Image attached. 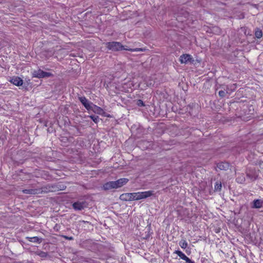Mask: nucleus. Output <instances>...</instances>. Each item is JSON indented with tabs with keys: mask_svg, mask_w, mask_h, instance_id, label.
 Listing matches in <instances>:
<instances>
[{
	"mask_svg": "<svg viewBox=\"0 0 263 263\" xmlns=\"http://www.w3.org/2000/svg\"><path fill=\"white\" fill-rule=\"evenodd\" d=\"M104 190H109L114 189H117L115 181H109L105 183L103 186Z\"/></svg>",
	"mask_w": 263,
	"mask_h": 263,
	"instance_id": "6e6552de",
	"label": "nucleus"
},
{
	"mask_svg": "<svg viewBox=\"0 0 263 263\" xmlns=\"http://www.w3.org/2000/svg\"><path fill=\"white\" fill-rule=\"evenodd\" d=\"M154 194V191H153L133 193V201L145 199L153 196Z\"/></svg>",
	"mask_w": 263,
	"mask_h": 263,
	"instance_id": "f03ea898",
	"label": "nucleus"
},
{
	"mask_svg": "<svg viewBox=\"0 0 263 263\" xmlns=\"http://www.w3.org/2000/svg\"><path fill=\"white\" fill-rule=\"evenodd\" d=\"M254 34H248L247 39L248 40H250L251 38V37H252V38H254L255 37H254Z\"/></svg>",
	"mask_w": 263,
	"mask_h": 263,
	"instance_id": "a878e982",
	"label": "nucleus"
},
{
	"mask_svg": "<svg viewBox=\"0 0 263 263\" xmlns=\"http://www.w3.org/2000/svg\"><path fill=\"white\" fill-rule=\"evenodd\" d=\"M64 51V50H63V49L61 50V52H62V51Z\"/></svg>",
	"mask_w": 263,
	"mask_h": 263,
	"instance_id": "c756f323",
	"label": "nucleus"
},
{
	"mask_svg": "<svg viewBox=\"0 0 263 263\" xmlns=\"http://www.w3.org/2000/svg\"><path fill=\"white\" fill-rule=\"evenodd\" d=\"M23 192L24 194H28L30 195H36L40 194V190L39 189H37V188L36 189H28L23 190Z\"/></svg>",
	"mask_w": 263,
	"mask_h": 263,
	"instance_id": "f8f14e48",
	"label": "nucleus"
},
{
	"mask_svg": "<svg viewBox=\"0 0 263 263\" xmlns=\"http://www.w3.org/2000/svg\"><path fill=\"white\" fill-rule=\"evenodd\" d=\"M107 47L109 50H111L112 51H117L121 50H125L130 51H145V49L142 48H137L135 49L128 48L127 46H123L121 45L120 42H109L107 44Z\"/></svg>",
	"mask_w": 263,
	"mask_h": 263,
	"instance_id": "f257e3e1",
	"label": "nucleus"
},
{
	"mask_svg": "<svg viewBox=\"0 0 263 263\" xmlns=\"http://www.w3.org/2000/svg\"><path fill=\"white\" fill-rule=\"evenodd\" d=\"M262 204V201L261 200L257 199L253 202V208H260Z\"/></svg>",
	"mask_w": 263,
	"mask_h": 263,
	"instance_id": "dca6fc26",
	"label": "nucleus"
},
{
	"mask_svg": "<svg viewBox=\"0 0 263 263\" xmlns=\"http://www.w3.org/2000/svg\"><path fill=\"white\" fill-rule=\"evenodd\" d=\"M139 101L140 103H141V104H142V105H143V102H142V101H141V100H139Z\"/></svg>",
	"mask_w": 263,
	"mask_h": 263,
	"instance_id": "cd10ccee",
	"label": "nucleus"
},
{
	"mask_svg": "<svg viewBox=\"0 0 263 263\" xmlns=\"http://www.w3.org/2000/svg\"><path fill=\"white\" fill-rule=\"evenodd\" d=\"M62 237H64V238H65L67 240H72L73 239V237H71H71H68V236H67L63 235Z\"/></svg>",
	"mask_w": 263,
	"mask_h": 263,
	"instance_id": "b1692460",
	"label": "nucleus"
},
{
	"mask_svg": "<svg viewBox=\"0 0 263 263\" xmlns=\"http://www.w3.org/2000/svg\"><path fill=\"white\" fill-rule=\"evenodd\" d=\"M90 108L89 110H92L95 113L101 115L103 112V110L101 107L93 104V103Z\"/></svg>",
	"mask_w": 263,
	"mask_h": 263,
	"instance_id": "ddd939ff",
	"label": "nucleus"
},
{
	"mask_svg": "<svg viewBox=\"0 0 263 263\" xmlns=\"http://www.w3.org/2000/svg\"><path fill=\"white\" fill-rule=\"evenodd\" d=\"M32 75L33 77L37 78H48L53 76L51 73L45 72L41 69L34 70Z\"/></svg>",
	"mask_w": 263,
	"mask_h": 263,
	"instance_id": "20e7f679",
	"label": "nucleus"
},
{
	"mask_svg": "<svg viewBox=\"0 0 263 263\" xmlns=\"http://www.w3.org/2000/svg\"><path fill=\"white\" fill-rule=\"evenodd\" d=\"M222 185L220 182H216L215 185V190L216 191H220L221 189Z\"/></svg>",
	"mask_w": 263,
	"mask_h": 263,
	"instance_id": "6ab92c4d",
	"label": "nucleus"
},
{
	"mask_svg": "<svg viewBox=\"0 0 263 263\" xmlns=\"http://www.w3.org/2000/svg\"><path fill=\"white\" fill-rule=\"evenodd\" d=\"M10 82L13 83L14 85L20 86L22 85L23 83V81L19 77H13Z\"/></svg>",
	"mask_w": 263,
	"mask_h": 263,
	"instance_id": "4468645a",
	"label": "nucleus"
},
{
	"mask_svg": "<svg viewBox=\"0 0 263 263\" xmlns=\"http://www.w3.org/2000/svg\"><path fill=\"white\" fill-rule=\"evenodd\" d=\"M72 206L76 210H82L86 207V205L83 202H76L73 203Z\"/></svg>",
	"mask_w": 263,
	"mask_h": 263,
	"instance_id": "9d476101",
	"label": "nucleus"
},
{
	"mask_svg": "<svg viewBox=\"0 0 263 263\" xmlns=\"http://www.w3.org/2000/svg\"><path fill=\"white\" fill-rule=\"evenodd\" d=\"M255 33H262V31L261 30H259V29H257V30H256Z\"/></svg>",
	"mask_w": 263,
	"mask_h": 263,
	"instance_id": "bb28decb",
	"label": "nucleus"
},
{
	"mask_svg": "<svg viewBox=\"0 0 263 263\" xmlns=\"http://www.w3.org/2000/svg\"><path fill=\"white\" fill-rule=\"evenodd\" d=\"M255 37L257 39H260L262 36V34H254Z\"/></svg>",
	"mask_w": 263,
	"mask_h": 263,
	"instance_id": "393cba45",
	"label": "nucleus"
},
{
	"mask_svg": "<svg viewBox=\"0 0 263 263\" xmlns=\"http://www.w3.org/2000/svg\"><path fill=\"white\" fill-rule=\"evenodd\" d=\"M236 87V85L235 84H233L230 86H228L227 93H230V92H229L230 89H231V91H233L235 89Z\"/></svg>",
	"mask_w": 263,
	"mask_h": 263,
	"instance_id": "aec40b11",
	"label": "nucleus"
},
{
	"mask_svg": "<svg viewBox=\"0 0 263 263\" xmlns=\"http://www.w3.org/2000/svg\"><path fill=\"white\" fill-rule=\"evenodd\" d=\"M27 238L30 242L40 243L42 241V239L38 237H27Z\"/></svg>",
	"mask_w": 263,
	"mask_h": 263,
	"instance_id": "f3484780",
	"label": "nucleus"
},
{
	"mask_svg": "<svg viewBox=\"0 0 263 263\" xmlns=\"http://www.w3.org/2000/svg\"><path fill=\"white\" fill-rule=\"evenodd\" d=\"M120 199L123 201H133V193L122 194Z\"/></svg>",
	"mask_w": 263,
	"mask_h": 263,
	"instance_id": "1a4fd4ad",
	"label": "nucleus"
},
{
	"mask_svg": "<svg viewBox=\"0 0 263 263\" xmlns=\"http://www.w3.org/2000/svg\"><path fill=\"white\" fill-rule=\"evenodd\" d=\"M218 94L220 97H224L226 96V92L224 90H220L219 91Z\"/></svg>",
	"mask_w": 263,
	"mask_h": 263,
	"instance_id": "4be33fe9",
	"label": "nucleus"
},
{
	"mask_svg": "<svg viewBox=\"0 0 263 263\" xmlns=\"http://www.w3.org/2000/svg\"><path fill=\"white\" fill-rule=\"evenodd\" d=\"M128 181V179L127 178H121L118 179L117 181H115V184L116 186H117V189L120 187L124 185V184H126Z\"/></svg>",
	"mask_w": 263,
	"mask_h": 263,
	"instance_id": "9b49d317",
	"label": "nucleus"
},
{
	"mask_svg": "<svg viewBox=\"0 0 263 263\" xmlns=\"http://www.w3.org/2000/svg\"><path fill=\"white\" fill-rule=\"evenodd\" d=\"M179 61L182 64H187L193 63L194 60L192 56L188 54H183L180 57Z\"/></svg>",
	"mask_w": 263,
	"mask_h": 263,
	"instance_id": "39448f33",
	"label": "nucleus"
},
{
	"mask_svg": "<svg viewBox=\"0 0 263 263\" xmlns=\"http://www.w3.org/2000/svg\"><path fill=\"white\" fill-rule=\"evenodd\" d=\"M180 21H181V22H183V21H184V20H180Z\"/></svg>",
	"mask_w": 263,
	"mask_h": 263,
	"instance_id": "c85d7f7f",
	"label": "nucleus"
},
{
	"mask_svg": "<svg viewBox=\"0 0 263 263\" xmlns=\"http://www.w3.org/2000/svg\"><path fill=\"white\" fill-rule=\"evenodd\" d=\"M90 118L95 122L96 123H97L99 121V118L98 116H90Z\"/></svg>",
	"mask_w": 263,
	"mask_h": 263,
	"instance_id": "412c9836",
	"label": "nucleus"
},
{
	"mask_svg": "<svg viewBox=\"0 0 263 263\" xmlns=\"http://www.w3.org/2000/svg\"><path fill=\"white\" fill-rule=\"evenodd\" d=\"M37 189L40 190V194L47 193L50 192H56L62 190L58 184H47L41 188H37Z\"/></svg>",
	"mask_w": 263,
	"mask_h": 263,
	"instance_id": "7ed1b4c3",
	"label": "nucleus"
},
{
	"mask_svg": "<svg viewBox=\"0 0 263 263\" xmlns=\"http://www.w3.org/2000/svg\"><path fill=\"white\" fill-rule=\"evenodd\" d=\"M79 100L84 106L86 109L89 110V109L90 108V107L91 105H92V103L89 102L85 97H79Z\"/></svg>",
	"mask_w": 263,
	"mask_h": 263,
	"instance_id": "0eeeda50",
	"label": "nucleus"
},
{
	"mask_svg": "<svg viewBox=\"0 0 263 263\" xmlns=\"http://www.w3.org/2000/svg\"><path fill=\"white\" fill-rule=\"evenodd\" d=\"M39 255L42 257H46L47 256V254L44 252H41L40 253H39Z\"/></svg>",
	"mask_w": 263,
	"mask_h": 263,
	"instance_id": "5701e85b",
	"label": "nucleus"
},
{
	"mask_svg": "<svg viewBox=\"0 0 263 263\" xmlns=\"http://www.w3.org/2000/svg\"><path fill=\"white\" fill-rule=\"evenodd\" d=\"M175 253L178 255L181 259L185 260L186 263H195L194 261L191 260L189 257H187L183 253L179 250H176L175 252Z\"/></svg>",
	"mask_w": 263,
	"mask_h": 263,
	"instance_id": "423d86ee",
	"label": "nucleus"
},
{
	"mask_svg": "<svg viewBox=\"0 0 263 263\" xmlns=\"http://www.w3.org/2000/svg\"><path fill=\"white\" fill-rule=\"evenodd\" d=\"M229 164L228 162H225L219 163L217 165V167L220 170H227L229 169Z\"/></svg>",
	"mask_w": 263,
	"mask_h": 263,
	"instance_id": "2eb2a0df",
	"label": "nucleus"
},
{
	"mask_svg": "<svg viewBox=\"0 0 263 263\" xmlns=\"http://www.w3.org/2000/svg\"><path fill=\"white\" fill-rule=\"evenodd\" d=\"M179 245L182 249H185L187 246V243L186 242V240L182 239L179 242Z\"/></svg>",
	"mask_w": 263,
	"mask_h": 263,
	"instance_id": "a211bd4d",
	"label": "nucleus"
}]
</instances>
